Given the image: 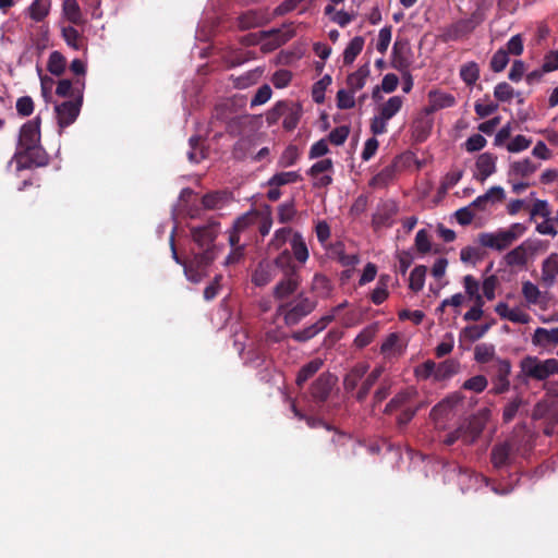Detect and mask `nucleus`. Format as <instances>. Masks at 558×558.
Listing matches in <instances>:
<instances>
[{"instance_id":"nucleus-1","label":"nucleus","mask_w":558,"mask_h":558,"mask_svg":"<svg viewBox=\"0 0 558 558\" xmlns=\"http://www.w3.org/2000/svg\"><path fill=\"white\" fill-rule=\"evenodd\" d=\"M554 374H558V360H541L534 355H526L520 361V373L515 379L523 384L530 379L543 381Z\"/></svg>"},{"instance_id":"nucleus-2","label":"nucleus","mask_w":558,"mask_h":558,"mask_svg":"<svg viewBox=\"0 0 558 558\" xmlns=\"http://www.w3.org/2000/svg\"><path fill=\"white\" fill-rule=\"evenodd\" d=\"M317 306V302L304 293H299L293 301L282 302L277 307V314L283 315L287 326L298 325L304 317L310 315Z\"/></svg>"},{"instance_id":"nucleus-3","label":"nucleus","mask_w":558,"mask_h":558,"mask_svg":"<svg viewBox=\"0 0 558 558\" xmlns=\"http://www.w3.org/2000/svg\"><path fill=\"white\" fill-rule=\"evenodd\" d=\"M512 364L508 359L497 357L493 363L488 364L486 373L492 383L490 393L502 395L509 391Z\"/></svg>"},{"instance_id":"nucleus-4","label":"nucleus","mask_w":558,"mask_h":558,"mask_svg":"<svg viewBox=\"0 0 558 558\" xmlns=\"http://www.w3.org/2000/svg\"><path fill=\"white\" fill-rule=\"evenodd\" d=\"M83 106V96L77 94V99H66L54 106V112L60 129L68 128L77 119Z\"/></svg>"},{"instance_id":"nucleus-5","label":"nucleus","mask_w":558,"mask_h":558,"mask_svg":"<svg viewBox=\"0 0 558 558\" xmlns=\"http://www.w3.org/2000/svg\"><path fill=\"white\" fill-rule=\"evenodd\" d=\"M202 252L195 253L193 258L184 264V271L189 280L199 281L201 272L205 270L215 259L214 247L201 248Z\"/></svg>"},{"instance_id":"nucleus-6","label":"nucleus","mask_w":558,"mask_h":558,"mask_svg":"<svg viewBox=\"0 0 558 558\" xmlns=\"http://www.w3.org/2000/svg\"><path fill=\"white\" fill-rule=\"evenodd\" d=\"M398 205L392 199L380 202L372 218V226L375 230L389 228L393 223V218L398 214Z\"/></svg>"},{"instance_id":"nucleus-7","label":"nucleus","mask_w":558,"mask_h":558,"mask_svg":"<svg viewBox=\"0 0 558 558\" xmlns=\"http://www.w3.org/2000/svg\"><path fill=\"white\" fill-rule=\"evenodd\" d=\"M538 242L525 240L505 255V262L510 267L525 266L527 257L533 255L538 250Z\"/></svg>"},{"instance_id":"nucleus-8","label":"nucleus","mask_w":558,"mask_h":558,"mask_svg":"<svg viewBox=\"0 0 558 558\" xmlns=\"http://www.w3.org/2000/svg\"><path fill=\"white\" fill-rule=\"evenodd\" d=\"M478 243L484 247L501 252L513 244V235L507 233L505 229H499L496 232H483L478 234Z\"/></svg>"},{"instance_id":"nucleus-9","label":"nucleus","mask_w":558,"mask_h":558,"mask_svg":"<svg viewBox=\"0 0 558 558\" xmlns=\"http://www.w3.org/2000/svg\"><path fill=\"white\" fill-rule=\"evenodd\" d=\"M514 459L513 445L510 441L497 442L490 450V462L495 470L510 466Z\"/></svg>"},{"instance_id":"nucleus-10","label":"nucleus","mask_w":558,"mask_h":558,"mask_svg":"<svg viewBox=\"0 0 558 558\" xmlns=\"http://www.w3.org/2000/svg\"><path fill=\"white\" fill-rule=\"evenodd\" d=\"M332 168L333 163L329 158L315 162L307 171V174L314 180L313 186L322 189L330 185L332 183V178L328 172L332 171Z\"/></svg>"},{"instance_id":"nucleus-11","label":"nucleus","mask_w":558,"mask_h":558,"mask_svg":"<svg viewBox=\"0 0 558 558\" xmlns=\"http://www.w3.org/2000/svg\"><path fill=\"white\" fill-rule=\"evenodd\" d=\"M40 142V118L27 121L20 131L19 150L29 149L32 146L39 145Z\"/></svg>"},{"instance_id":"nucleus-12","label":"nucleus","mask_w":558,"mask_h":558,"mask_svg":"<svg viewBox=\"0 0 558 558\" xmlns=\"http://www.w3.org/2000/svg\"><path fill=\"white\" fill-rule=\"evenodd\" d=\"M336 381L337 378L333 375L329 373L320 374L311 386L313 400L318 404L327 401Z\"/></svg>"},{"instance_id":"nucleus-13","label":"nucleus","mask_w":558,"mask_h":558,"mask_svg":"<svg viewBox=\"0 0 558 558\" xmlns=\"http://www.w3.org/2000/svg\"><path fill=\"white\" fill-rule=\"evenodd\" d=\"M289 272L290 275L282 276L274 287L272 296L275 300L283 301L298 291L301 284V276L300 274L291 272V270H289Z\"/></svg>"},{"instance_id":"nucleus-14","label":"nucleus","mask_w":558,"mask_h":558,"mask_svg":"<svg viewBox=\"0 0 558 558\" xmlns=\"http://www.w3.org/2000/svg\"><path fill=\"white\" fill-rule=\"evenodd\" d=\"M217 222L191 229L192 238L199 248L215 247L214 242L218 235Z\"/></svg>"},{"instance_id":"nucleus-15","label":"nucleus","mask_w":558,"mask_h":558,"mask_svg":"<svg viewBox=\"0 0 558 558\" xmlns=\"http://www.w3.org/2000/svg\"><path fill=\"white\" fill-rule=\"evenodd\" d=\"M295 32L293 29L272 28L269 31L259 32L260 38L264 40V46L267 50H274L284 45L293 38Z\"/></svg>"},{"instance_id":"nucleus-16","label":"nucleus","mask_w":558,"mask_h":558,"mask_svg":"<svg viewBox=\"0 0 558 558\" xmlns=\"http://www.w3.org/2000/svg\"><path fill=\"white\" fill-rule=\"evenodd\" d=\"M19 156L23 168L43 167L48 163V156L39 145L19 150Z\"/></svg>"},{"instance_id":"nucleus-17","label":"nucleus","mask_w":558,"mask_h":558,"mask_svg":"<svg viewBox=\"0 0 558 558\" xmlns=\"http://www.w3.org/2000/svg\"><path fill=\"white\" fill-rule=\"evenodd\" d=\"M332 320L333 315H325L311 326L293 331L291 338L298 342H306L323 331Z\"/></svg>"},{"instance_id":"nucleus-18","label":"nucleus","mask_w":558,"mask_h":558,"mask_svg":"<svg viewBox=\"0 0 558 558\" xmlns=\"http://www.w3.org/2000/svg\"><path fill=\"white\" fill-rule=\"evenodd\" d=\"M496 161L497 157L494 154H481L475 162L477 173L474 174V178L483 183L488 177L496 172Z\"/></svg>"},{"instance_id":"nucleus-19","label":"nucleus","mask_w":558,"mask_h":558,"mask_svg":"<svg viewBox=\"0 0 558 558\" xmlns=\"http://www.w3.org/2000/svg\"><path fill=\"white\" fill-rule=\"evenodd\" d=\"M409 52H410V47L407 41L396 40L393 44L392 53H391L392 54V60H391L392 68L400 72L407 71L411 64L409 56H408Z\"/></svg>"},{"instance_id":"nucleus-20","label":"nucleus","mask_w":558,"mask_h":558,"mask_svg":"<svg viewBox=\"0 0 558 558\" xmlns=\"http://www.w3.org/2000/svg\"><path fill=\"white\" fill-rule=\"evenodd\" d=\"M460 427L463 429V444L472 445L481 436L485 427V422L482 417L473 415L465 423L460 425Z\"/></svg>"},{"instance_id":"nucleus-21","label":"nucleus","mask_w":558,"mask_h":558,"mask_svg":"<svg viewBox=\"0 0 558 558\" xmlns=\"http://www.w3.org/2000/svg\"><path fill=\"white\" fill-rule=\"evenodd\" d=\"M429 104L425 108L426 114H432L440 109L450 108L456 105V98L453 95L444 92H429L428 94Z\"/></svg>"},{"instance_id":"nucleus-22","label":"nucleus","mask_w":558,"mask_h":558,"mask_svg":"<svg viewBox=\"0 0 558 558\" xmlns=\"http://www.w3.org/2000/svg\"><path fill=\"white\" fill-rule=\"evenodd\" d=\"M84 80L77 78L75 82L70 80H60L56 88V94L63 98L77 99V94L80 93L84 97Z\"/></svg>"},{"instance_id":"nucleus-23","label":"nucleus","mask_w":558,"mask_h":558,"mask_svg":"<svg viewBox=\"0 0 558 558\" xmlns=\"http://www.w3.org/2000/svg\"><path fill=\"white\" fill-rule=\"evenodd\" d=\"M532 343L536 347L547 348L558 344V327L547 329L538 327L532 336Z\"/></svg>"},{"instance_id":"nucleus-24","label":"nucleus","mask_w":558,"mask_h":558,"mask_svg":"<svg viewBox=\"0 0 558 558\" xmlns=\"http://www.w3.org/2000/svg\"><path fill=\"white\" fill-rule=\"evenodd\" d=\"M412 129L415 141L422 143L426 141L430 134L433 129V119H430L429 114H426V111L424 110V113L414 120Z\"/></svg>"},{"instance_id":"nucleus-25","label":"nucleus","mask_w":558,"mask_h":558,"mask_svg":"<svg viewBox=\"0 0 558 558\" xmlns=\"http://www.w3.org/2000/svg\"><path fill=\"white\" fill-rule=\"evenodd\" d=\"M276 276L275 266L268 262H262L252 275V282L257 287H265Z\"/></svg>"},{"instance_id":"nucleus-26","label":"nucleus","mask_w":558,"mask_h":558,"mask_svg":"<svg viewBox=\"0 0 558 558\" xmlns=\"http://www.w3.org/2000/svg\"><path fill=\"white\" fill-rule=\"evenodd\" d=\"M474 29L470 25V22L466 19H461L456 23L449 25L444 32V40H458L461 37H464L472 33Z\"/></svg>"},{"instance_id":"nucleus-27","label":"nucleus","mask_w":558,"mask_h":558,"mask_svg":"<svg viewBox=\"0 0 558 558\" xmlns=\"http://www.w3.org/2000/svg\"><path fill=\"white\" fill-rule=\"evenodd\" d=\"M367 371H368V365L365 363H359V364L354 365L350 369V372L344 376V379H343L344 390L348 392L353 391L357 387L360 380L365 376Z\"/></svg>"},{"instance_id":"nucleus-28","label":"nucleus","mask_w":558,"mask_h":558,"mask_svg":"<svg viewBox=\"0 0 558 558\" xmlns=\"http://www.w3.org/2000/svg\"><path fill=\"white\" fill-rule=\"evenodd\" d=\"M265 23V16L262 12L248 10L238 17V27L241 31H246L259 27Z\"/></svg>"},{"instance_id":"nucleus-29","label":"nucleus","mask_w":558,"mask_h":558,"mask_svg":"<svg viewBox=\"0 0 558 558\" xmlns=\"http://www.w3.org/2000/svg\"><path fill=\"white\" fill-rule=\"evenodd\" d=\"M416 395L414 389H404L398 392L385 407L384 413L391 414L393 411L407 405Z\"/></svg>"},{"instance_id":"nucleus-30","label":"nucleus","mask_w":558,"mask_h":558,"mask_svg":"<svg viewBox=\"0 0 558 558\" xmlns=\"http://www.w3.org/2000/svg\"><path fill=\"white\" fill-rule=\"evenodd\" d=\"M253 146H254V138L252 136H241L233 145V148L231 151L232 157L235 160H240V161L246 159L250 156Z\"/></svg>"},{"instance_id":"nucleus-31","label":"nucleus","mask_w":558,"mask_h":558,"mask_svg":"<svg viewBox=\"0 0 558 558\" xmlns=\"http://www.w3.org/2000/svg\"><path fill=\"white\" fill-rule=\"evenodd\" d=\"M290 244L293 257L299 263L304 264L308 259V250L303 236L299 232H294Z\"/></svg>"},{"instance_id":"nucleus-32","label":"nucleus","mask_w":558,"mask_h":558,"mask_svg":"<svg viewBox=\"0 0 558 558\" xmlns=\"http://www.w3.org/2000/svg\"><path fill=\"white\" fill-rule=\"evenodd\" d=\"M369 75L368 64L360 66L355 72L351 73L347 78V84L350 90L357 92L365 85L366 78Z\"/></svg>"},{"instance_id":"nucleus-33","label":"nucleus","mask_w":558,"mask_h":558,"mask_svg":"<svg viewBox=\"0 0 558 558\" xmlns=\"http://www.w3.org/2000/svg\"><path fill=\"white\" fill-rule=\"evenodd\" d=\"M62 12L65 19L72 24L81 25L84 23L83 14L76 0H64Z\"/></svg>"},{"instance_id":"nucleus-34","label":"nucleus","mask_w":558,"mask_h":558,"mask_svg":"<svg viewBox=\"0 0 558 558\" xmlns=\"http://www.w3.org/2000/svg\"><path fill=\"white\" fill-rule=\"evenodd\" d=\"M539 167V163H534L531 159L525 158L520 161H514L510 165V175L526 178L534 173Z\"/></svg>"},{"instance_id":"nucleus-35","label":"nucleus","mask_w":558,"mask_h":558,"mask_svg":"<svg viewBox=\"0 0 558 558\" xmlns=\"http://www.w3.org/2000/svg\"><path fill=\"white\" fill-rule=\"evenodd\" d=\"M323 366L320 359L312 360L301 367L296 376V385L301 388L303 385L313 377Z\"/></svg>"},{"instance_id":"nucleus-36","label":"nucleus","mask_w":558,"mask_h":558,"mask_svg":"<svg viewBox=\"0 0 558 558\" xmlns=\"http://www.w3.org/2000/svg\"><path fill=\"white\" fill-rule=\"evenodd\" d=\"M383 367H375L368 376L365 378V380L362 383L360 389L356 392V400L362 402L366 399L367 395L369 393V390L375 385V383L379 379V377L383 374Z\"/></svg>"},{"instance_id":"nucleus-37","label":"nucleus","mask_w":558,"mask_h":558,"mask_svg":"<svg viewBox=\"0 0 558 558\" xmlns=\"http://www.w3.org/2000/svg\"><path fill=\"white\" fill-rule=\"evenodd\" d=\"M364 38L362 36L354 37L345 47L343 51V63L349 65L354 62L356 57L361 53L364 47Z\"/></svg>"},{"instance_id":"nucleus-38","label":"nucleus","mask_w":558,"mask_h":558,"mask_svg":"<svg viewBox=\"0 0 558 558\" xmlns=\"http://www.w3.org/2000/svg\"><path fill=\"white\" fill-rule=\"evenodd\" d=\"M525 404V401L522 396H515L511 398L502 409V422L505 424L510 423L519 413L522 405Z\"/></svg>"},{"instance_id":"nucleus-39","label":"nucleus","mask_w":558,"mask_h":558,"mask_svg":"<svg viewBox=\"0 0 558 558\" xmlns=\"http://www.w3.org/2000/svg\"><path fill=\"white\" fill-rule=\"evenodd\" d=\"M288 112L284 113L283 117V128L287 131L294 130L300 121L301 114H302V108L300 105L293 104L291 101H288Z\"/></svg>"},{"instance_id":"nucleus-40","label":"nucleus","mask_w":558,"mask_h":558,"mask_svg":"<svg viewBox=\"0 0 558 558\" xmlns=\"http://www.w3.org/2000/svg\"><path fill=\"white\" fill-rule=\"evenodd\" d=\"M459 362L449 359L439 364H436V378L435 380H445L452 377L459 371Z\"/></svg>"},{"instance_id":"nucleus-41","label":"nucleus","mask_w":558,"mask_h":558,"mask_svg":"<svg viewBox=\"0 0 558 558\" xmlns=\"http://www.w3.org/2000/svg\"><path fill=\"white\" fill-rule=\"evenodd\" d=\"M248 123V116L235 114L231 120H228V124L226 125V132L230 136H241L244 133Z\"/></svg>"},{"instance_id":"nucleus-42","label":"nucleus","mask_w":558,"mask_h":558,"mask_svg":"<svg viewBox=\"0 0 558 558\" xmlns=\"http://www.w3.org/2000/svg\"><path fill=\"white\" fill-rule=\"evenodd\" d=\"M282 270V275H290L289 270L293 274H300L299 268L292 263V255L289 250H283L274 260L272 264Z\"/></svg>"},{"instance_id":"nucleus-43","label":"nucleus","mask_w":558,"mask_h":558,"mask_svg":"<svg viewBox=\"0 0 558 558\" xmlns=\"http://www.w3.org/2000/svg\"><path fill=\"white\" fill-rule=\"evenodd\" d=\"M235 116V112L233 110V104L226 101L217 105L214 109L213 116H211V123H215L216 121L222 122L226 125L228 124V120H231Z\"/></svg>"},{"instance_id":"nucleus-44","label":"nucleus","mask_w":558,"mask_h":558,"mask_svg":"<svg viewBox=\"0 0 558 558\" xmlns=\"http://www.w3.org/2000/svg\"><path fill=\"white\" fill-rule=\"evenodd\" d=\"M403 99L401 96H392L379 109V116L384 119L390 120L402 108Z\"/></svg>"},{"instance_id":"nucleus-45","label":"nucleus","mask_w":558,"mask_h":558,"mask_svg":"<svg viewBox=\"0 0 558 558\" xmlns=\"http://www.w3.org/2000/svg\"><path fill=\"white\" fill-rule=\"evenodd\" d=\"M228 195L225 192H211L202 197V205L206 209H220L225 206Z\"/></svg>"},{"instance_id":"nucleus-46","label":"nucleus","mask_w":558,"mask_h":558,"mask_svg":"<svg viewBox=\"0 0 558 558\" xmlns=\"http://www.w3.org/2000/svg\"><path fill=\"white\" fill-rule=\"evenodd\" d=\"M460 77L468 86H473L480 77L478 64L474 61L464 63L460 68Z\"/></svg>"},{"instance_id":"nucleus-47","label":"nucleus","mask_w":558,"mask_h":558,"mask_svg":"<svg viewBox=\"0 0 558 558\" xmlns=\"http://www.w3.org/2000/svg\"><path fill=\"white\" fill-rule=\"evenodd\" d=\"M66 60L64 56L59 51H52L48 59L47 70L56 75L60 76L65 71Z\"/></svg>"},{"instance_id":"nucleus-48","label":"nucleus","mask_w":558,"mask_h":558,"mask_svg":"<svg viewBox=\"0 0 558 558\" xmlns=\"http://www.w3.org/2000/svg\"><path fill=\"white\" fill-rule=\"evenodd\" d=\"M50 0H35L29 7V16L36 22H41L49 13Z\"/></svg>"},{"instance_id":"nucleus-49","label":"nucleus","mask_w":558,"mask_h":558,"mask_svg":"<svg viewBox=\"0 0 558 558\" xmlns=\"http://www.w3.org/2000/svg\"><path fill=\"white\" fill-rule=\"evenodd\" d=\"M495 347L493 344L481 343L474 349V359L477 363H493L496 360Z\"/></svg>"},{"instance_id":"nucleus-50","label":"nucleus","mask_w":558,"mask_h":558,"mask_svg":"<svg viewBox=\"0 0 558 558\" xmlns=\"http://www.w3.org/2000/svg\"><path fill=\"white\" fill-rule=\"evenodd\" d=\"M302 180V177L296 171L279 172L272 175L269 181V186H281L289 183H295Z\"/></svg>"},{"instance_id":"nucleus-51","label":"nucleus","mask_w":558,"mask_h":558,"mask_svg":"<svg viewBox=\"0 0 558 558\" xmlns=\"http://www.w3.org/2000/svg\"><path fill=\"white\" fill-rule=\"evenodd\" d=\"M426 271L427 268L424 265H418L411 271L409 279V288L413 292H418L423 289Z\"/></svg>"},{"instance_id":"nucleus-52","label":"nucleus","mask_w":558,"mask_h":558,"mask_svg":"<svg viewBox=\"0 0 558 558\" xmlns=\"http://www.w3.org/2000/svg\"><path fill=\"white\" fill-rule=\"evenodd\" d=\"M293 235V232H292V229L290 227H283V228H280L278 229L271 241L269 242V248L270 250H275V251H279L282 248V246L291 240Z\"/></svg>"},{"instance_id":"nucleus-53","label":"nucleus","mask_w":558,"mask_h":558,"mask_svg":"<svg viewBox=\"0 0 558 558\" xmlns=\"http://www.w3.org/2000/svg\"><path fill=\"white\" fill-rule=\"evenodd\" d=\"M378 331V325L376 323L365 327L354 339L355 347L362 349L367 347L375 338Z\"/></svg>"},{"instance_id":"nucleus-54","label":"nucleus","mask_w":558,"mask_h":558,"mask_svg":"<svg viewBox=\"0 0 558 558\" xmlns=\"http://www.w3.org/2000/svg\"><path fill=\"white\" fill-rule=\"evenodd\" d=\"M463 173V170H452L448 172L440 182L438 193L441 195L447 194V192L462 179Z\"/></svg>"},{"instance_id":"nucleus-55","label":"nucleus","mask_w":558,"mask_h":558,"mask_svg":"<svg viewBox=\"0 0 558 558\" xmlns=\"http://www.w3.org/2000/svg\"><path fill=\"white\" fill-rule=\"evenodd\" d=\"M509 63V54L505 48L498 49L490 59V69L493 72L499 73L504 71Z\"/></svg>"},{"instance_id":"nucleus-56","label":"nucleus","mask_w":558,"mask_h":558,"mask_svg":"<svg viewBox=\"0 0 558 558\" xmlns=\"http://www.w3.org/2000/svg\"><path fill=\"white\" fill-rule=\"evenodd\" d=\"M331 76L326 74L313 86L312 96L315 102L322 104L325 100V90L331 84Z\"/></svg>"},{"instance_id":"nucleus-57","label":"nucleus","mask_w":558,"mask_h":558,"mask_svg":"<svg viewBox=\"0 0 558 558\" xmlns=\"http://www.w3.org/2000/svg\"><path fill=\"white\" fill-rule=\"evenodd\" d=\"M191 150L187 153V158L191 162L198 163L205 157L203 148H201V138L198 136H192L189 141Z\"/></svg>"},{"instance_id":"nucleus-58","label":"nucleus","mask_w":558,"mask_h":558,"mask_svg":"<svg viewBox=\"0 0 558 558\" xmlns=\"http://www.w3.org/2000/svg\"><path fill=\"white\" fill-rule=\"evenodd\" d=\"M396 166L389 165L381 169L373 179L371 180V185H387L395 177Z\"/></svg>"},{"instance_id":"nucleus-59","label":"nucleus","mask_w":558,"mask_h":558,"mask_svg":"<svg viewBox=\"0 0 558 558\" xmlns=\"http://www.w3.org/2000/svg\"><path fill=\"white\" fill-rule=\"evenodd\" d=\"M494 96L501 102H510L514 97V89L507 82H501L495 86Z\"/></svg>"},{"instance_id":"nucleus-60","label":"nucleus","mask_w":558,"mask_h":558,"mask_svg":"<svg viewBox=\"0 0 558 558\" xmlns=\"http://www.w3.org/2000/svg\"><path fill=\"white\" fill-rule=\"evenodd\" d=\"M288 101H278L266 114L269 125L276 124L288 112Z\"/></svg>"},{"instance_id":"nucleus-61","label":"nucleus","mask_w":558,"mask_h":558,"mask_svg":"<svg viewBox=\"0 0 558 558\" xmlns=\"http://www.w3.org/2000/svg\"><path fill=\"white\" fill-rule=\"evenodd\" d=\"M487 385L488 380L484 375H476L465 380L462 388L480 393L486 389Z\"/></svg>"},{"instance_id":"nucleus-62","label":"nucleus","mask_w":558,"mask_h":558,"mask_svg":"<svg viewBox=\"0 0 558 558\" xmlns=\"http://www.w3.org/2000/svg\"><path fill=\"white\" fill-rule=\"evenodd\" d=\"M414 244L417 252L421 254H427L430 252L432 244L429 240V234L426 229H421L417 231Z\"/></svg>"},{"instance_id":"nucleus-63","label":"nucleus","mask_w":558,"mask_h":558,"mask_svg":"<svg viewBox=\"0 0 558 558\" xmlns=\"http://www.w3.org/2000/svg\"><path fill=\"white\" fill-rule=\"evenodd\" d=\"M522 294L530 304H537L539 302L541 291L537 286L531 281L523 282Z\"/></svg>"},{"instance_id":"nucleus-64","label":"nucleus","mask_w":558,"mask_h":558,"mask_svg":"<svg viewBox=\"0 0 558 558\" xmlns=\"http://www.w3.org/2000/svg\"><path fill=\"white\" fill-rule=\"evenodd\" d=\"M355 106L354 92L340 89L337 93V107L339 109H352Z\"/></svg>"}]
</instances>
